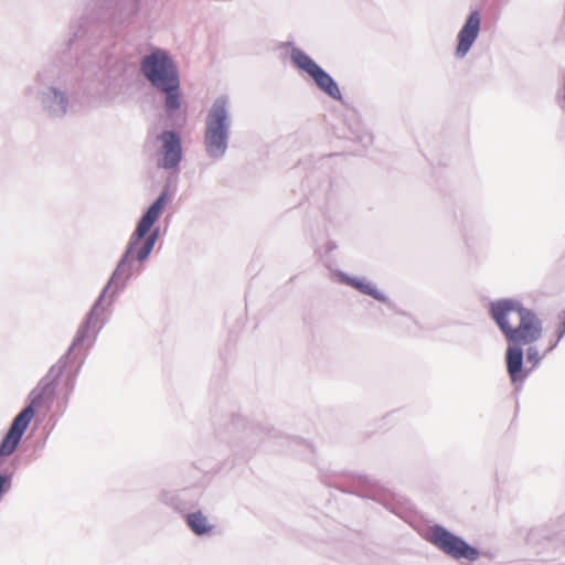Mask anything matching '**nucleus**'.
<instances>
[{"mask_svg": "<svg viewBox=\"0 0 565 565\" xmlns=\"http://www.w3.org/2000/svg\"><path fill=\"white\" fill-rule=\"evenodd\" d=\"M491 315L504 337L512 345L505 353L507 371L512 382L524 379L522 375L523 351L521 345H530L526 359L536 366L544 354L553 350L565 334V310L553 334L542 339V324L531 310L513 300H502L491 305Z\"/></svg>", "mask_w": 565, "mask_h": 565, "instance_id": "obj_1", "label": "nucleus"}, {"mask_svg": "<svg viewBox=\"0 0 565 565\" xmlns=\"http://www.w3.org/2000/svg\"><path fill=\"white\" fill-rule=\"evenodd\" d=\"M141 70L148 81L159 89L179 88L177 67L164 51L156 50L146 56Z\"/></svg>", "mask_w": 565, "mask_h": 565, "instance_id": "obj_2", "label": "nucleus"}, {"mask_svg": "<svg viewBox=\"0 0 565 565\" xmlns=\"http://www.w3.org/2000/svg\"><path fill=\"white\" fill-rule=\"evenodd\" d=\"M44 397L45 390L34 391L31 403L14 417L11 427L0 444V461L15 451Z\"/></svg>", "mask_w": 565, "mask_h": 565, "instance_id": "obj_3", "label": "nucleus"}, {"mask_svg": "<svg viewBox=\"0 0 565 565\" xmlns=\"http://www.w3.org/2000/svg\"><path fill=\"white\" fill-rule=\"evenodd\" d=\"M227 109L223 99L216 100L207 116L205 145L211 156H221L226 149Z\"/></svg>", "mask_w": 565, "mask_h": 565, "instance_id": "obj_4", "label": "nucleus"}, {"mask_svg": "<svg viewBox=\"0 0 565 565\" xmlns=\"http://www.w3.org/2000/svg\"><path fill=\"white\" fill-rule=\"evenodd\" d=\"M425 537L428 542L454 558H465L473 562L479 557V551L476 547L467 544L463 540L443 526L435 525L429 527L425 533Z\"/></svg>", "mask_w": 565, "mask_h": 565, "instance_id": "obj_5", "label": "nucleus"}, {"mask_svg": "<svg viewBox=\"0 0 565 565\" xmlns=\"http://www.w3.org/2000/svg\"><path fill=\"white\" fill-rule=\"evenodd\" d=\"M290 58L299 70L312 77L321 90L337 100L341 99V92L337 83L309 55L299 49H294L290 53Z\"/></svg>", "mask_w": 565, "mask_h": 565, "instance_id": "obj_6", "label": "nucleus"}, {"mask_svg": "<svg viewBox=\"0 0 565 565\" xmlns=\"http://www.w3.org/2000/svg\"><path fill=\"white\" fill-rule=\"evenodd\" d=\"M103 327V320L98 307H94L88 315L85 323L78 329L73 342L72 350L77 348H88Z\"/></svg>", "mask_w": 565, "mask_h": 565, "instance_id": "obj_7", "label": "nucleus"}, {"mask_svg": "<svg viewBox=\"0 0 565 565\" xmlns=\"http://www.w3.org/2000/svg\"><path fill=\"white\" fill-rule=\"evenodd\" d=\"M480 22V14L477 11L471 12L458 34V45L456 49L458 57H463L470 50L478 36Z\"/></svg>", "mask_w": 565, "mask_h": 565, "instance_id": "obj_8", "label": "nucleus"}, {"mask_svg": "<svg viewBox=\"0 0 565 565\" xmlns=\"http://www.w3.org/2000/svg\"><path fill=\"white\" fill-rule=\"evenodd\" d=\"M157 239V233H152L146 237V235H138V228L134 232L130 237L128 249L125 254L122 264L127 259L143 260L151 253L154 242Z\"/></svg>", "mask_w": 565, "mask_h": 565, "instance_id": "obj_9", "label": "nucleus"}, {"mask_svg": "<svg viewBox=\"0 0 565 565\" xmlns=\"http://www.w3.org/2000/svg\"><path fill=\"white\" fill-rule=\"evenodd\" d=\"M163 142V157L161 166L163 168H173L181 160V145L179 137L171 131H166L161 135Z\"/></svg>", "mask_w": 565, "mask_h": 565, "instance_id": "obj_10", "label": "nucleus"}, {"mask_svg": "<svg viewBox=\"0 0 565 565\" xmlns=\"http://www.w3.org/2000/svg\"><path fill=\"white\" fill-rule=\"evenodd\" d=\"M168 202V193L164 191L161 195L151 204L146 214L139 221L137 228L138 235H147L157 220L160 217L164 206Z\"/></svg>", "mask_w": 565, "mask_h": 565, "instance_id": "obj_11", "label": "nucleus"}, {"mask_svg": "<svg viewBox=\"0 0 565 565\" xmlns=\"http://www.w3.org/2000/svg\"><path fill=\"white\" fill-rule=\"evenodd\" d=\"M186 524L196 535L210 534L214 529V525L201 511L188 514Z\"/></svg>", "mask_w": 565, "mask_h": 565, "instance_id": "obj_12", "label": "nucleus"}, {"mask_svg": "<svg viewBox=\"0 0 565 565\" xmlns=\"http://www.w3.org/2000/svg\"><path fill=\"white\" fill-rule=\"evenodd\" d=\"M163 93H166V107L168 110H175L180 108L181 100H180V93L179 88H169V89H161Z\"/></svg>", "mask_w": 565, "mask_h": 565, "instance_id": "obj_13", "label": "nucleus"}, {"mask_svg": "<svg viewBox=\"0 0 565 565\" xmlns=\"http://www.w3.org/2000/svg\"><path fill=\"white\" fill-rule=\"evenodd\" d=\"M345 282L349 284L350 286L356 288L358 290L364 292V294H369L371 295L372 294V288L369 284H364L358 279H354V278H347L345 279Z\"/></svg>", "mask_w": 565, "mask_h": 565, "instance_id": "obj_14", "label": "nucleus"}]
</instances>
